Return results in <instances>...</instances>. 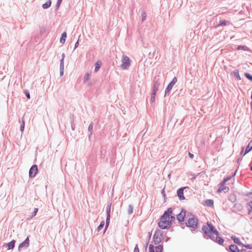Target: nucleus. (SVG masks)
<instances>
[{"label": "nucleus", "instance_id": "1", "mask_svg": "<svg viewBox=\"0 0 252 252\" xmlns=\"http://www.w3.org/2000/svg\"><path fill=\"white\" fill-rule=\"evenodd\" d=\"M206 224V225H203L202 228L203 237L206 239H210L216 243L222 245L224 239L220 237L219 231L211 222L208 221Z\"/></svg>", "mask_w": 252, "mask_h": 252}, {"label": "nucleus", "instance_id": "2", "mask_svg": "<svg viewBox=\"0 0 252 252\" xmlns=\"http://www.w3.org/2000/svg\"><path fill=\"white\" fill-rule=\"evenodd\" d=\"M172 213V208H169L161 216L160 221L158 223V226L161 229H167L172 225V223L169 220V214Z\"/></svg>", "mask_w": 252, "mask_h": 252}, {"label": "nucleus", "instance_id": "3", "mask_svg": "<svg viewBox=\"0 0 252 252\" xmlns=\"http://www.w3.org/2000/svg\"><path fill=\"white\" fill-rule=\"evenodd\" d=\"M186 224L188 227L196 228L198 227V219L194 216L191 218H189L186 222Z\"/></svg>", "mask_w": 252, "mask_h": 252}, {"label": "nucleus", "instance_id": "4", "mask_svg": "<svg viewBox=\"0 0 252 252\" xmlns=\"http://www.w3.org/2000/svg\"><path fill=\"white\" fill-rule=\"evenodd\" d=\"M163 232L159 229L156 230L153 236L154 244L155 245L158 244L161 242V239L163 238Z\"/></svg>", "mask_w": 252, "mask_h": 252}, {"label": "nucleus", "instance_id": "5", "mask_svg": "<svg viewBox=\"0 0 252 252\" xmlns=\"http://www.w3.org/2000/svg\"><path fill=\"white\" fill-rule=\"evenodd\" d=\"M130 59L127 56L123 55L122 59V63L120 67L123 69H127L130 65Z\"/></svg>", "mask_w": 252, "mask_h": 252}, {"label": "nucleus", "instance_id": "6", "mask_svg": "<svg viewBox=\"0 0 252 252\" xmlns=\"http://www.w3.org/2000/svg\"><path fill=\"white\" fill-rule=\"evenodd\" d=\"M177 82V78L176 77H174L172 80L169 83V84L166 88L165 90L164 96H165L166 94H169L170 93L173 86L176 84Z\"/></svg>", "mask_w": 252, "mask_h": 252}, {"label": "nucleus", "instance_id": "7", "mask_svg": "<svg viewBox=\"0 0 252 252\" xmlns=\"http://www.w3.org/2000/svg\"><path fill=\"white\" fill-rule=\"evenodd\" d=\"M111 204H110L109 205H107V206H106V208L107 217H106V224H105V231L108 228V227L109 226V222H110V213H111Z\"/></svg>", "mask_w": 252, "mask_h": 252}, {"label": "nucleus", "instance_id": "8", "mask_svg": "<svg viewBox=\"0 0 252 252\" xmlns=\"http://www.w3.org/2000/svg\"><path fill=\"white\" fill-rule=\"evenodd\" d=\"M38 172V167L37 165L33 164L32 166L29 170V177L31 178H34Z\"/></svg>", "mask_w": 252, "mask_h": 252}, {"label": "nucleus", "instance_id": "9", "mask_svg": "<svg viewBox=\"0 0 252 252\" xmlns=\"http://www.w3.org/2000/svg\"><path fill=\"white\" fill-rule=\"evenodd\" d=\"M29 236H28L27 237V238L22 242L21 243V244H20V245H19V247H18V250L19 251H20L22 248H27L29 246Z\"/></svg>", "mask_w": 252, "mask_h": 252}, {"label": "nucleus", "instance_id": "10", "mask_svg": "<svg viewBox=\"0 0 252 252\" xmlns=\"http://www.w3.org/2000/svg\"><path fill=\"white\" fill-rule=\"evenodd\" d=\"M186 216V211L184 209H182L181 212L177 215V219L179 221V222L181 223L184 221V219Z\"/></svg>", "mask_w": 252, "mask_h": 252}, {"label": "nucleus", "instance_id": "11", "mask_svg": "<svg viewBox=\"0 0 252 252\" xmlns=\"http://www.w3.org/2000/svg\"><path fill=\"white\" fill-rule=\"evenodd\" d=\"M186 188V187H183L177 190V196L179 197V199L180 200H184L185 199V197L184 195V190Z\"/></svg>", "mask_w": 252, "mask_h": 252}, {"label": "nucleus", "instance_id": "12", "mask_svg": "<svg viewBox=\"0 0 252 252\" xmlns=\"http://www.w3.org/2000/svg\"><path fill=\"white\" fill-rule=\"evenodd\" d=\"M227 251L230 252H239V249L238 247L235 245H230L229 246L228 249H226Z\"/></svg>", "mask_w": 252, "mask_h": 252}, {"label": "nucleus", "instance_id": "13", "mask_svg": "<svg viewBox=\"0 0 252 252\" xmlns=\"http://www.w3.org/2000/svg\"><path fill=\"white\" fill-rule=\"evenodd\" d=\"M160 83L158 82V79H157V77H155L154 80V85H153V91H155L157 92L158 90V87L159 86Z\"/></svg>", "mask_w": 252, "mask_h": 252}, {"label": "nucleus", "instance_id": "14", "mask_svg": "<svg viewBox=\"0 0 252 252\" xmlns=\"http://www.w3.org/2000/svg\"><path fill=\"white\" fill-rule=\"evenodd\" d=\"M16 241L14 240H12L11 242L6 244V247H8V250L13 249L15 247Z\"/></svg>", "mask_w": 252, "mask_h": 252}, {"label": "nucleus", "instance_id": "15", "mask_svg": "<svg viewBox=\"0 0 252 252\" xmlns=\"http://www.w3.org/2000/svg\"><path fill=\"white\" fill-rule=\"evenodd\" d=\"M101 65V62L100 61H97L94 64L95 67H94V72H95V73L97 72L98 71V70L99 69V68H100Z\"/></svg>", "mask_w": 252, "mask_h": 252}, {"label": "nucleus", "instance_id": "16", "mask_svg": "<svg viewBox=\"0 0 252 252\" xmlns=\"http://www.w3.org/2000/svg\"><path fill=\"white\" fill-rule=\"evenodd\" d=\"M231 238L233 240L234 243L239 246H242V245H243V243L241 242L239 238L235 237V236H232Z\"/></svg>", "mask_w": 252, "mask_h": 252}, {"label": "nucleus", "instance_id": "17", "mask_svg": "<svg viewBox=\"0 0 252 252\" xmlns=\"http://www.w3.org/2000/svg\"><path fill=\"white\" fill-rule=\"evenodd\" d=\"M252 150V140H251L247 146L244 156Z\"/></svg>", "mask_w": 252, "mask_h": 252}, {"label": "nucleus", "instance_id": "18", "mask_svg": "<svg viewBox=\"0 0 252 252\" xmlns=\"http://www.w3.org/2000/svg\"><path fill=\"white\" fill-rule=\"evenodd\" d=\"M233 75H234V77L235 78V79L236 80H240L241 79V78L239 75L238 69H235L233 71Z\"/></svg>", "mask_w": 252, "mask_h": 252}, {"label": "nucleus", "instance_id": "19", "mask_svg": "<svg viewBox=\"0 0 252 252\" xmlns=\"http://www.w3.org/2000/svg\"><path fill=\"white\" fill-rule=\"evenodd\" d=\"M94 126V123L91 122L88 127V130L90 132V134L89 135V139H90L91 135L93 134V128Z\"/></svg>", "mask_w": 252, "mask_h": 252}, {"label": "nucleus", "instance_id": "20", "mask_svg": "<svg viewBox=\"0 0 252 252\" xmlns=\"http://www.w3.org/2000/svg\"><path fill=\"white\" fill-rule=\"evenodd\" d=\"M67 36V34L66 32H63L61 35L60 38V42L62 44H64L65 41V39Z\"/></svg>", "mask_w": 252, "mask_h": 252}, {"label": "nucleus", "instance_id": "21", "mask_svg": "<svg viewBox=\"0 0 252 252\" xmlns=\"http://www.w3.org/2000/svg\"><path fill=\"white\" fill-rule=\"evenodd\" d=\"M205 204L208 207H212L214 205V201L212 199H207L205 201Z\"/></svg>", "mask_w": 252, "mask_h": 252}, {"label": "nucleus", "instance_id": "22", "mask_svg": "<svg viewBox=\"0 0 252 252\" xmlns=\"http://www.w3.org/2000/svg\"><path fill=\"white\" fill-rule=\"evenodd\" d=\"M237 50H243L244 51H250L249 48L245 45L238 46L237 47Z\"/></svg>", "mask_w": 252, "mask_h": 252}, {"label": "nucleus", "instance_id": "23", "mask_svg": "<svg viewBox=\"0 0 252 252\" xmlns=\"http://www.w3.org/2000/svg\"><path fill=\"white\" fill-rule=\"evenodd\" d=\"M52 2L51 0H48L42 5L43 9H47L51 6Z\"/></svg>", "mask_w": 252, "mask_h": 252}, {"label": "nucleus", "instance_id": "24", "mask_svg": "<svg viewBox=\"0 0 252 252\" xmlns=\"http://www.w3.org/2000/svg\"><path fill=\"white\" fill-rule=\"evenodd\" d=\"M229 188L224 186H220L218 190V192H221L222 191L225 192L228 191Z\"/></svg>", "mask_w": 252, "mask_h": 252}, {"label": "nucleus", "instance_id": "25", "mask_svg": "<svg viewBox=\"0 0 252 252\" xmlns=\"http://www.w3.org/2000/svg\"><path fill=\"white\" fill-rule=\"evenodd\" d=\"M247 207L248 209V213L250 214L252 213V201H250L247 203Z\"/></svg>", "mask_w": 252, "mask_h": 252}, {"label": "nucleus", "instance_id": "26", "mask_svg": "<svg viewBox=\"0 0 252 252\" xmlns=\"http://www.w3.org/2000/svg\"><path fill=\"white\" fill-rule=\"evenodd\" d=\"M229 24V22L226 20H221L220 21L218 26H224Z\"/></svg>", "mask_w": 252, "mask_h": 252}, {"label": "nucleus", "instance_id": "27", "mask_svg": "<svg viewBox=\"0 0 252 252\" xmlns=\"http://www.w3.org/2000/svg\"><path fill=\"white\" fill-rule=\"evenodd\" d=\"M104 224H105L104 221V220L101 221L100 224L97 227L96 230L98 232L100 231L101 230V229L104 227Z\"/></svg>", "mask_w": 252, "mask_h": 252}, {"label": "nucleus", "instance_id": "28", "mask_svg": "<svg viewBox=\"0 0 252 252\" xmlns=\"http://www.w3.org/2000/svg\"><path fill=\"white\" fill-rule=\"evenodd\" d=\"M91 77V73H87L85 74L84 78V82H87L90 78Z\"/></svg>", "mask_w": 252, "mask_h": 252}, {"label": "nucleus", "instance_id": "29", "mask_svg": "<svg viewBox=\"0 0 252 252\" xmlns=\"http://www.w3.org/2000/svg\"><path fill=\"white\" fill-rule=\"evenodd\" d=\"M156 252H162L163 246L162 245H158L155 247Z\"/></svg>", "mask_w": 252, "mask_h": 252}, {"label": "nucleus", "instance_id": "30", "mask_svg": "<svg viewBox=\"0 0 252 252\" xmlns=\"http://www.w3.org/2000/svg\"><path fill=\"white\" fill-rule=\"evenodd\" d=\"M244 75L248 79L252 81V75L251 74L248 72H245Z\"/></svg>", "mask_w": 252, "mask_h": 252}, {"label": "nucleus", "instance_id": "31", "mask_svg": "<svg viewBox=\"0 0 252 252\" xmlns=\"http://www.w3.org/2000/svg\"><path fill=\"white\" fill-rule=\"evenodd\" d=\"M24 127H25V121L24 120V118H22V123L20 126V130L23 133V132L24 130Z\"/></svg>", "mask_w": 252, "mask_h": 252}, {"label": "nucleus", "instance_id": "32", "mask_svg": "<svg viewBox=\"0 0 252 252\" xmlns=\"http://www.w3.org/2000/svg\"><path fill=\"white\" fill-rule=\"evenodd\" d=\"M133 206L131 205L128 206L127 213L128 214H131L133 213Z\"/></svg>", "mask_w": 252, "mask_h": 252}, {"label": "nucleus", "instance_id": "33", "mask_svg": "<svg viewBox=\"0 0 252 252\" xmlns=\"http://www.w3.org/2000/svg\"><path fill=\"white\" fill-rule=\"evenodd\" d=\"M142 15V21L143 22L146 20V13L145 11H143L141 13Z\"/></svg>", "mask_w": 252, "mask_h": 252}, {"label": "nucleus", "instance_id": "34", "mask_svg": "<svg viewBox=\"0 0 252 252\" xmlns=\"http://www.w3.org/2000/svg\"><path fill=\"white\" fill-rule=\"evenodd\" d=\"M149 252H155V247L152 244L150 245L149 247Z\"/></svg>", "mask_w": 252, "mask_h": 252}, {"label": "nucleus", "instance_id": "35", "mask_svg": "<svg viewBox=\"0 0 252 252\" xmlns=\"http://www.w3.org/2000/svg\"><path fill=\"white\" fill-rule=\"evenodd\" d=\"M60 69H64V61H63V60H60Z\"/></svg>", "mask_w": 252, "mask_h": 252}, {"label": "nucleus", "instance_id": "36", "mask_svg": "<svg viewBox=\"0 0 252 252\" xmlns=\"http://www.w3.org/2000/svg\"><path fill=\"white\" fill-rule=\"evenodd\" d=\"M38 209L35 208L34 209V211L32 213V215L31 217L32 218V217L35 216L37 214V213L38 212Z\"/></svg>", "mask_w": 252, "mask_h": 252}, {"label": "nucleus", "instance_id": "37", "mask_svg": "<svg viewBox=\"0 0 252 252\" xmlns=\"http://www.w3.org/2000/svg\"><path fill=\"white\" fill-rule=\"evenodd\" d=\"M175 220V218L174 216L171 215V214H169V220L170 221V222L174 221Z\"/></svg>", "mask_w": 252, "mask_h": 252}, {"label": "nucleus", "instance_id": "38", "mask_svg": "<svg viewBox=\"0 0 252 252\" xmlns=\"http://www.w3.org/2000/svg\"><path fill=\"white\" fill-rule=\"evenodd\" d=\"M242 246L243 247H245V248H246L247 249H252V245H250V244L245 245V244H243V245H242Z\"/></svg>", "mask_w": 252, "mask_h": 252}, {"label": "nucleus", "instance_id": "39", "mask_svg": "<svg viewBox=\"0 0 252 252\" xmlns=\"http://www.w3.org/2000/svg\"><path fill=\"white\" fill-rule=\"evenodd\" d=\"M230 200L232 202H234L235 200H236V197L234 195H231L230 196Z\"/></svg>", "mask_w": 252, "mask_h": 252}, {"label": "nucleus", "instance_id": "40", "mask_svg": "<svg viewBox=\"0 0 252 252\" xmlns=\"http://www.w3.org/2000/svg\"><path fill=\"white\" fill-rule=\"evenodd\" d=\"M25 94L26 97L28 99H30V93L29 92V91L27 90L25 91Z\"/></svg>", "mask_w": 252, "mask_h": 252}, {"label": "nucleus", "instance_id": "41", "mask_svg": "<svg viewBox=\"0 0 252 252\" xmlns=\"http://www.w3.org/2000/svg\"><path fill=\"white\" fill-rule=\"evenodd\" d=\"M62 0H58L57 4H56V7L57 8H58L60 6V5Z\"/></svg>", "mask_w": 252, "mask_h": 252}, {"label": "nucleus", "instance_id": "42", "mask_svg": "<svg viewBox=\"0 0 252 252\" xmlns=\"http://www.w3.org/2000/svg\"><path fill=\"white\" fill-rule=\"evenodd\" d=\"M133 252H139V250L138 245L137 244L136 245V246L134 248Z\"/></svg>", "mask_w": 252, "mask_h": 252}, {"label": "nucleus", "instance_id": "43", "mask_svg": "<svg viewBox=\"0 0 252 252\" xmlns=\"http://www.w3.org/2000/svg\"><path fill=\"white\" fill-rule=\"evenodd\" d=\"M71 129L74 130L75 128V125L73 122V120L71 122Z\"/></svg>", "mask_w": 252, "mask_h": 252}, {"label": "nucleus", "instance_id": "44", "mask_svg": "<svg viewBox=\"0 0 252 252\" xmlns=\"http://www.w3.org/2000/svg\"><path fill=\"white\" fill-rule=\"evenodd\" d=\"M226 183V182L225 181V180H224L223 179V181L220 183V186H224Z\"/></svg>", "mask_w": 252, "mask_h": 252}, {"label": "nucleus", "instance_id": "45", "mask_svg": "<svg viewBox=\"0 0 252 252\" xmlns=\"http://www.w3.org/2000/svg\"><path fill=\"white\" fill-rule=\"evenodd\" d=\"M157 92H156V91H153L152 93V94H151V96L156 97V95Z\"/></svg>", "mask_w": 252, "mask_h": 252}, {"label": "nucleus", "instance_id": "46", "mask_svg": "<svg viewBox=\"0 0 252 252\" xmlns=\"http://www.w3.org/2000/svg\"><path fill=\"white\" fill-rule=\"evenodd\" d=\"M231 178V176H227L226 177V178H225L224 179V180H225V181L227 182V181H228L229 180H230V179Z\"/></svg>", "mask_w": 252, "mask_h": 252}, {"label": "nucleus", "instance_id": "47", "mask_svg": "<svg viewBox=\"0 0 252 252\" xmlns=\"http://www.w3.org/2000/svg\"><path fill=\"white\" fill-rule=\"evenodd\" d=\"M161 194L163 195V197L165 198V196H166V194H165V193L164 188L162 189V190H161Z\"/></svg>", "mask_w": 252, "mask_h": 252}, {"label": "nucleus", "instance_id": "48", "mask_svg": "<svg viewBox=\"0 0 252 252\" xmlns=\"http://www.w3.org/2000/svg\"><path fill=\"white\" fill-rule=\"evenodd\" d=\"M78 45H79V40H78L75 43L74 50H75V49L78 46Z\"/></svg>", "mask_w": 252, "mask_h": 252}, {"label": "nucleus", "instance_id": "49", "mask_svg": "<svg viewBox=\"0 0 252 252\" xmlns=\"http://www.w3.org/2000/svg\"><path fill=\"white\" fill-rule=\"evenodd\" d=\"M189 158H191V159H192L194 157V155L193 154L190 153H189Z\"/></svg>", "mask_w": 252, "mask_h": 252}, {"label": "nucleus", "instance_id": "50", "mask_svg": "<svg viewBox=\"0 0 252 252\" xmlns=\"http://www.w3.org/2000/svg\"><path fill=\"white\" fill-rule=\"evenodd\" d=\"M155 100V97L151 96V102H153Z\"/></svg>", "mask_w": 252, "mask_h": 252}, {"label": "nucleus", "instance_id": "51", "mask_svg": "<svg viewBox=\"0 0 252 252\" xmlns=\"http://www.w3.org/2000/svg\"><path fill=\"white\" fill-rule=\"evenodd\" d=\"M63 70L64 69H60V75L61 76H63Z\"/></svg>", "mask_w": 252, "mask_h": 252}, {"label": "nucleus", "instance_id": "52", "mask_svg": "<svg viewBox=\"0 0 252 252\" xmlns=\"http://www.w3.org/2000/svg\"><path fill=\"white\" fill-rule=\"evenodd\" d=\"M64 58H65V54L63 53L62 55V59L61 60H63V61H64Z\"/></svg>", "mask_w": 252, "mask_h": 252}, {"label": "nucleus", "instance_id": "53", "mask_svg": "<svg viewBox=\"0 0 252 252\" xmlns=\"http://www.w3.org/2000/svg\"><path fill=\"white\" fill-rule=\"evenodd\" d=\"M244 147H243V148H242V151H241V154H242V153H243V150H244Z\"/></svg>", "mask_w": 252, "mask_h": 252}, {"label": "nucleus", "instance_id": "54", "mask_svg": "<svg viewBox=\"0 0 252 252\" xmlns=\"http://www.w3.org/2000/svg\"><path fill=\"white\" fill-rule=\"evenodd\" d=\"M251 170L252 171V166L251 167Z\"/></svg>", "mask_w": 252, "mask_h": 252}, {"label": "nucleus", "instance_id": "55", "mask_svg": "<svg viewBox=\"0 0 252 252\" xmlns=\"http://www.w3.org/2000/svg\"><path fill=\"white\" fill-rule=\"evenodd\" d=\"M247 252H252V251H248Z\"/></svg>", "mask_w": 252, "mask_h": 252}]
</instances>
